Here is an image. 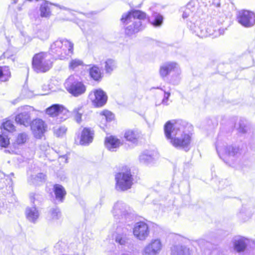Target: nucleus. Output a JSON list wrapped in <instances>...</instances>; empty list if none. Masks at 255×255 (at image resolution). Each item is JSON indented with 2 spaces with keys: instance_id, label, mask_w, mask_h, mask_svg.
Listing matches in <instances>:
<instances>
[{
  "instance_id": "obj_6",
  "label": "nucleus",
  "mask_w": 255,
  "mask_h": 255,
  "mask_svg": "<svg viewBox=\"0 0 255 255\" xmlns=\"http://www.w3.org/2000/svg\"><path fill=\"white\" fill-rule=\"evenodd\" d=\"M116 188L118 190L126 191L130 189L133 184V177L130 170L126 168L125 170L117 173L115 176Z\"/></svg>"
},
{
  "instance_id": "obj_41",
  "label": "nucleus",
  "mask_w": 255,
  "mask_h": 255,
  "mask_svg": "<svg viewBox=\"0 0 255 255\" xmlns=\"http://www.w3.org/2000/svg\"><path fill=\"white\" fill-rule=\"evenodd\" d=\"M52 219H58L61 216V213L58 208H53L50 212Z\"/></svg>"
},
{
  "instance_id": "obj_14",
  "label": "nucleus",
  "mask_w": 255,
  "mask_h": 255,
  "mask_svg": "<svg viewBox=\"0 0 255 255\" xmlns=\"http://www.w3.org/2000/svg\"><path fill=\"white\" fill-rule=\"evenodd\" d=\"M128 230L125 227L117 228L116 233L114 235L115 242L122 246H126L128 243L129 239L128 236Z\"/></svg>"
},
{
  "instance_id": "obj_37",
  "label": "nucleus",
  "mask_w": 255,
  "mask_h": 255,
  "mask_svg": "<svg viewBox=\"0 0 255 255\" xmlns=\"http://www.w3.org/2000/svg\"><path fill=\"white\" fill-rule=\"evenodd\" d=\"M9 144V139L7 136L3 132L2 135L0 134V146L2 147H6Z\"/></svg>"
},
{
  "instance_id": "obj_44",
  "label": "nucleus",
  "mask_w": 255,
  "mask_h": 255,
  "mask_svg": "<svg viewBox=\"0 0 255 255\" xmlns=\"http://www.w3.org/2000/svg\"><path fill=\"white\" fill-rule=\"evenodd\" d=\"M37 37L42 40H44L47 39L49 37L48 32L44 30H40L37 33Z\"/></svg>"
},
{
  "instance_id": "obj_12",
  "label": "nucleus",
  "mask_w": 255,
  "mask_h": 255,
  "mask_svg": "<svg viewBox=\"0 0 255 255\" xmlns=\"http://www.w3.org/2000/svg\"><path fill=\"white\" fill-rule=\"evenodd\" d=\"M238 19L239 22L245 27H251L255 24V14L249 10L239 11Z\"/></svg>"
},
{
  "instance_id": "obj_32",
  "label": "nucleus",
  "mask_w": 255,
  "mask_h": 255,
  "mask_svg": "<svg viewBox=\"0 0 255 255\" xmlns=\"http://www.w3.org/2000/svg\"><path fill=\"white\" fill-rule=\"evenodd\" d=\"M46 179V175L42 173H39L35 176L31 177V183L30 184H37L39 182H44Z\"/></svg>"
},
{
  "instance_id": "obj_24",
  "label": "nucleus",
  "mask_w": 255,
  "mask_h": 255,
  "mask_svg": "<svg viewBox=\"0 0 255 255\" xmlns=\"http://www.w3.org/2000/svg\"><path fill=\"white\" fill-rule=\"evenodd\" d=\"M53 189L56 199L60 202H62L66 194L64 188L61 185L55 184Z\"/></svg>"
},
{
  "instance_id": "obj_28",
  "label": "nucleus",
  "mask_w": 255,
  "mask_h": 255,
  "mask_svg": "<svg viewBox=\"0 0 255 255\" xmlns=\"http://www.w3.org/2000/svg\"><path fill=\"white\" fill-rule=\"evenodd\" d=\"M182 17L183 18H186L190 16L195 10L196 8L193 2L191 1L188 2L186 6L182 8Z\"/></svg>"
},
{
  "instance_id": "obj_53",
  "label": "nucleus",
  "mask_w": 255,
  "mask_h": 255,
  "mask_svg": "<svg viewBox=\"0 0 255 255\" xmlns=\"http://www.w3.org/2000/svg\"><path fill=\"white\" fill-rule=\"evenodd\" d=\"M184 148L186 150H189V148H188V147H187V148Z\"/></svg>"
},
{
  "instance_id": "obj_38",
  "label": "nucleus",
  "mask_w": 255,
  "mask_h": 255,
  "mask_svg": "<svg viewBox=\"0 0 255 255\" xmlns=\"http://www.w3.org/2000/svg\"><path fill=\"white\" fill-rule=\"evenodd\" d=\"M2 127L4 130L8 132H12L15 130V127L10 121H7L3 123Z\"/></svg>"
},
{
  "instance_id": "obj_21",
  "label": "nucleus",
  "mask_w": 255,
  "mask_h": 255,
  "mask_svg": "<svg viewBox=\"0 0 255 255\" xmlns=\"http://www.w3.org/2000/svg\"><path fill=\"white\" fill-rule=\"evenodd\" d=\"M124 137L127 140L132 143L137 144L140 137V133L137 130L128 129L126 131Z\"/></svg>"
},
{
  "instance_id": "obj_29",
  "label": "nucleus",
  "mask_w": 255,
  "mask_h": 255,
  "mask_svg": "<svg viewBox=\"0 0 255 255\" xmlns=\"http://www.w3.org/2000/svg\"><path fill=\"white\" fill-rule=\"evenodd\" d=\"M10 76V72L8 67H0V80L6 81Z\"/></svg>"
},
{
  "instance_id": "obj_27",
  "label": "nucleus",
  "mask_w": 255,
  "mask_h": 255,
  "mask_svg": "<svg viewBox=\"0 0 255 255\" xmlns=\"http://www.w3.org/2000/svg\"><path fill=\"white\" fill-rule=\"evenodd\" d=\"M89 74L91 77L95 81H99L102 78L101 71L96 65H93L89 69Z\"/></svg>"
},
{
  "instance_id": "obj_46",
  "label": "nucleus",
  "mask_w": 255,
  "mask_h": 255,
  "mask_svg": "<svg viewBox=\"0 0 255 255\" xmlns=\"http://www.w3.org/2000/svg\"><path fill=\"white\" fill-rule=\"evenodd\" d=\"M30 197L31 201L33 204H35V201H38L41 198L40 195L36 193H31Z\"/></svg>"
},
{
  "instance_id": "obj_16",
  "label": "nucleus",
  "mask_w": 255,
  "mask_h": 255,
  "mask_svg": "<svg viewBox=\"0 0 255 255\" xmlns=\"http://www.w3.org/2000/svg\"><path fill=\"white\" fill-rule=\"evenodd\" d=\"M217 151L219 152L225 153L232 160H234L235 156H238L239 153V149L238 147L233 146H229L225 147H222L219 143L216 145Z\"/></svg>"
},
{
  "instance_id": "obj_10",
  "label": "nucleus",
  "mask_w": 255,
  "mask_h": 255,
  "mask_svg": "<svg viewBox=\"0 0 255 255\" xmlns=\"http://www.w3.org/2000/svg\"><path fill=\"white\" fill-rule=\"evenodd\" d=\"M148 225L144 222H139L135 224L133 229L134 236L139 240L144 241L149 234Z\"/></svg>"
},
{
  "instance_id": "obj_26",
  "label": "nucleus",
  "mask_w": 255,
  "mask_h": 255,
  "mask_svg": "<svg viewBox=\"0 0 255 255\" xmlns=\"http://www.w3.org/2000/svg\"><path fill=\"white\" fill-rule=\"evenodd\" d=\"M84 112V108L82 105H79L73 109L72 114L78 123H80L81 122L82 116Z\"/></svg>"
},
{
  "instance_id": "obj_22",
  "label": "nucleus",
  "mask_w": 255,
  "mask_h": 255,
  "mask_svg": "<svg viewBox=\"0 0 255 255\" xmlns=\"http://www.w3.org/2000/svg\"><path fill=\"white\" fill-rule=\"evenodd\" d=\"M27 219L31 222L35 223L39 217V212L35 206L27 207L25 211Z\"/></svg>"
},
{
  "instance_id": "obj_4",
  "label": "nucleus",
  "mask_w": 255,
  "mask_h": 255,
  "mask_svg": "<svg viewBox=\"0 0 255 255\" xmlns=\"http://www.w3.org/2000/svg\"><path fill=\"white\" fill-rule=\"evenodd\" d=\"M64 86L67 91L74 97L84 94L86 86L78 75H70L65 81Z\"/></svg>"
},
{
  "instance_id": "obj_40",
  "label": "nucleus",
  "mask_w": 255,
  "mask_h": 255,
  "mask_svg": "<svg viewBox=\"0 0 255 255\" xmlns=\"http://www.w3.org/2000/svg\"><path fill=\"white\" fill-rule=\"evenodd\" d=\"M239 127L238 128L239 132L243 133H246L248 129L247 124L243 120H240L239 123Z\"/></svg>"
},
{
  "instance_id": "obj_11",
  "label": "nucleus",
  "mask_w": 255,
  "mask_h": 255,
  "mask_svg": "<svg viewBox=\"0 0 255 255\" xmlns=\"http://www.w3.org/2000/svg\"><path fill=\"white\" fill-rule=\"evenodd\" d=\"M130 213L129 207L122 201H118L113 207L112 214L116 219L126 218Z\"/></svg>"
},
{
  "instance_id": "obj_20",
  "label": "nucleus",
  "mask_w": 255,
  "mask_h": 255,
  "mask_svg": "<svg viewBox=\"0 0 255 255\" xmlns=\"http://www.w3.org/2000/svg\"><path fill=\"white\" fill-rule=\"evenodd\" d=\"M94 132L90 128H84L82 132L80 143L87 145L92 142L93 139Z\"/></svg>"
},
{
  "instance_id": "obj_2",
  "label": "nucleus",
  "mask_w": 255,
  "mask_h": 255,
  "mask_svg": "<svg viewBox=\"0 0 255 255\" xmlns=\"http://www.w3.org/2000/svg\"><path fill=\"white\" fill-rule=\"evenodd\" d=\"M146 14L140 10H135L124 13L121 19L122 22L128 25L125 28L126 34L130 36L143 28L141 20L144 19Z\"/></svg>"
},
{
  "instance_id": "obj_7",
  "label": "nucleus",
  "mask_w": 255,
  "mask_h": 255,
  "mask_svg": "<svg viewBox=\"0 0 255 255\" xmlns=\"http://www.w3.org/2000/svg\"><path fill=\"white\" fill-rule=\"evenodd\" d=\"M216 22L217 19L214 18L208 23L204 22L199 24L197 23L194 25L193 30L198 36L202 38L212 35L215 31L213 25Z\"/></svg>"
},
{
  "instance_id": "obj_30",
  "label": "nucleus",
  "mask_w": 255,
  "mask_h": 255,
  "mask_svg": "<svg viewBox=\"0 0 255 255\" xmlns=\"http://www.w3.org/2000/svg\"><path fill=\"white\" fill-rule=\"evenodd\" d=\"M116 68V62L112 59H108L105 62V69L106 73H111Z\"/></svg>"
},
{
  "instance_id": "obj_13",
  "label": "nucleus",
  "mask_w": 255,
  "mask_h": 255,
  "mask_svg": "<svg viewBox=\"0 0 255 255\" xmlns=\"http://www.w3.org/2000/svg\"><path fill=\"white\" fill-rule=\"evenodd\" d=\"M34 136L36 138H41L46 131L47 125L41 119L33 120L30 124Z\"/></svg>"
},
{
  "instance_id": "obj_9",
  "label": "nucleus",
  "mask_w": 255,
  "mask_h": 255,
  "mask_svg": "<svg viewBox=\"0 0 255 255\" xmlns=\"http://www.w3.org/2000/svg\"><path fill=\"white\" fill-rule=\"evenodd\" d=\"M162 248V244L159 239H152L146 245L141 253L143 255H157Z\"/></svg>"
},
{
  "instance_id": "obj_5",
  "label": "nucleus",
  "mask_w": 255,
  "mask_h": 255,
  "mask_svg": "<svg viewBox=\"0 0 255 255\" xmlns=\"http://www.w3.org/2000/svg\"><path fill=\"white\" fill-rule=\"evenodd\" d=\"M48 56L47 53L42 52L33 56L32 66L34 71L37 73L45 72L52 67V62L48 58Z\"/></svg>"
},
{
  "instance_id": "obj_45",
  "label": "nucleus",
  "mask_w": 255,
  "mask_h": 255,
  "mask_svg": "<svg viewBox=\"0 0 255 255\" xmlns=\"http://www.w3.org/2000/svg\"><path fill=\"white\" fill-rule=\"evenodd\" d=\"M213 28L215 29L214 34H213L215 36H218L221 34H223L225 31L224 28H218L217 25L214 26Z\"/></svg>"
},
{
  "instance_id": "obj_25",
  "label": "nucleus",
  "mask_w": 255,
  "mask_h": 255,
  "mask_svg": "<svg viewBox=\"0 0 255 255\" xmlns=\"http://www.w3.org/2000/svg\"><path fill=\"white\" fill-rule=\"evenodd\" d=\"M172 255H190L189 248L186 246L176 245L171 248Z\"/></svg>"
},
{
  "instance_id": "obj_39",
  "label": "nucleus",
  "mask_w": 255,
  "mask_h": 255,
  "mask_svg": "<svg viewBox=\"0 0 255 255\" xmlns=\"http://www.w3.org/2000/svg\"><path fill=\"white\" fill-rule=\"evenodd\" d=\"M27 139V135L25 133H21L18 135L16 142L18 144L25 143Z\"/></svg>"
},
{
  "instance_id": "obj_1",
  "label": "nucleus",
  "mask_w": 255,
  "mask_h": 255,
  "mask_svg": "<svg viewBox=\"0 0 255 255\" xmlns=\"http://www.w3.org/2000/svg\"><path fill=\"white\" fill-rule=\"evenodd\" d=\"M185 122L182 121H168L164 125L165 137L175 147L186 148L190 143L191 137L185 130Z\"/></svg>"
},
{
  "instance_id": "obj_31",
  "label": "nucleus",
  "mask_w": 255,
  "mask_h": 255,
  "mask_svg": "<svg viewBox=\"0 0 255 255\" xmlns=\"http://www.w3.org/2000/svg\"><path fill=\"white\" fill-rule=\"evenodd\" d=\"M153 160V157L151 153L148 151H145L139 156V160L142 163H148Z\"/></svg>"
},
{
  "instance_id": "obj_33",
  "label": "nucleus",
  "mask_w": 255,
  "mask_h": 255,
  "mask_svg": "<svg viewBox=\"0 0 255 255\" xmlns=\"http://www.w3.org/2000/svg\"><path fill=\"white\" fill-rule=\"evenodd\" d=\"M83 62L79 59H72L69 64V68L71 70H75L79 66H83Z\"/></svg>"
},
{
  "instance_id": "obj_51",
  "label": "nucleus",
  "mask_w": 255,
  "mask_h": 255,
  "mask_svg": "<svg viewBox=\"0 0 255 255\" xmlns=\"http://www.w3.org/2000/svg\"><path fill=\"white\" fill-rule=\"evenodd\" d=\"M13 3H16L17 2V0H12Z\"/></svg>"
},
{
  "instance_id": "obj_34",
  "label": "nucleus",
  "mask_w": 255,
  "mask_h": 255,
  "mask_svg": "<svg viewBox=\"0 0 255 255\" xmlns=\"http://www.w3.org/2000/svg\"><path fill=\"white\" fill-rule=\"evenodd\" d=\"M40 15L42 17H47L50 14V8L48 4L46 2L41 4L40 8Z\"/></svg>"
},
{
  "instance_id": "obj_3",
  "label": "nucleus",
  "mask_w": 255,
  "mask_h": 255,
  "mask_svg": "<svg viewBox=\"0 0 255 255\" xmlns=\"http://www.w3.org/2000/svg\"><path fill=\"white\" fill-rule=\"evenodd\" d=\"M73 43L66 39L59 38L50 45L49 53L56 59L64 60L73 53Z\"/></svg>"
},
{
  "instance_id": "obj_15",
  "label": "nucleus",
  "mask_w": 255,
  "mask_h": 255,
  "mask_svg": "<svg viewBox=\"0 0 255 255\" xmlns=\"http://www.w3.org/2000/svg\"><path fill=\"white\" fill-rule=\"evenodd\" d=\"M90 97L93 105L97 107H102L107 101L106 94L100 89L95 91L93 94H91Z\"/></svg>"
},
{
  "instance_id": "obj_19",
  "label": "nucleus",
  "mask_w": 255,
  "mask_h": 255,
  "mask_svg": "<svg viewBox=\"0 0 255 255\" xmlns=\"http://www.w3.org/2000/svg\"><path fill=\"white\" fill-rule=\"evenodd\" d=\"M177 64L175 62H167L163 64L160 68V75L164 78L172 71H176Z\"/></svg>"
},
{
  "instance_id": "obj_52",
  "label": "nucleus",
  "mask_w": 255,
  "mask_h": 255,
  "mask_svg": "<svg viewBox=\"0 0 255 255\" xmlns=\"http://www.w3.org/2000/svg\"><path fill=\"white\" fill-rule=\"evenodd\" d=\"M60 8L61 9H66V7H65L64 6L60 7Z\"/></svg>"
},
{
  "instance_id": "obj_48",
  "label": "nucleus",
  "mask_w": 255,
  "mask_h": 255,
  "mask_svg": "<svg viewBox=\"0 0 255 255\" xmlns=\"http://www.w3.org/2000/svg\"><path fill=\"white\" fill-rule=\"evenodd\" d=\"M213 4L215 5L217 7H219L220 5L219 0H214Z\"/></svg>"
},
{
  "instance_id": "obj_36",
  "label": "nucleus",
  "mask_w": 255,
  "mask_h": 255,
  "mask_svg": "<svg viewBox=\"0 0 255 255\" xmlns=\"http://www.w3.org/2000/svg\"><path fill=\"white\" fill-rule=\"evenodd\" d=\"M67 131V128L64 126H58L54 128V134L57 137L63 136Z\"/></svg>"
},
{
  "instance_id": "obj_42",
  "label": "nucleus",
  "mask_w": 255,
  "mask_h": 255,
  "mask_svg": "<svg viewBox=\"0 0 255 255\" xmlns=\"http://www.w3.org/2000/svg\"><path fill=\"white\" fill-rule=\"evenodd\" d=\"M101 114L102 116H104L107 121H111L114 118V115L111 112L108 111H104L102 112Z\"/></svg>"
},
{
  "instance_id": "obj_35",
  "label": "nucleus",
  "mask_w": 255,
  "mask_h": 255,
  "mask_svg": "<svg viewBox=\"0 0 255 255\" xmlns=\"http://www.w3.org/2000/svg\"><path fill=\"white\" fill-rule=\"evenodd\" d=\"M152 17L154 18L152 24L154 26H160L163 22V16L159 13L155 12L153 14Z\"/></svg>"
},
{
  "instance_id": "obj_50",
  "label": "nucleus",
  "mask_w": 255,
  "mask_h": 255,
  "mask_svg": "<svg viewBox=\"0 0 255 255\" xmlns=\"http://www.w3.org/2000/svg\"><path fill=\"white\" fill-rule=\"evenodd\" d=\"M225 182H226V180H222V181L219 182L220 184H221V183H225Z\"/></svg>"
},
{
  "instance_id": "obj_8",
  "label": "nucleus",
  "mask_w": 255,
  "mask_h": 255,
  "mask_svg": "<svg viewBox=\"0 0 255 255\" xmlns=\"http://www.w3.org/2000/svg\"><path fill=\"white\" fill-rule=\"evenodd\" d=\"M46 113L51 117H57L58 119H61L60 121H62L67 118L69 111L62 105L54 104L48 108Z\"/></svg>"
},
{
  "instance_id": "obj_18",
  "label": "nucleus",
  "mask_w": 255,
  "mask_h": 255,
  "mask_svg": "<svg viewBox=\"0 0 255 255\" xmlns=\"http://www.w3.org/2000/svg\"><path fill=\"white\" fill-rule=\"evenodd\" d=\"M15 120L17 123L25 127L29 126L31 122L29 112L23 111L16 116Z\"/></svg>"
},
{
  "instance_id": "obj_17",
  "label": "nucleus",
  "mask_w": 255,
  "mask_h": 255,
  "mask_svg": "<svg viewBox=\"0 0 255 255\" xmlns=\"http://www.w3.org/2000/svg\"><path fill=\"white\" fill-rule=\"evenodd\" d=\"M105 144L107 149L111 151H116L122 144L121 140L114 136L106 137Z\"/></svg>"
},
{
  "instance_id": "obj_23",
  "label": "nucleus",
  "mask_w": 255,
  "mask_h": 255,
  "mask_svg": "<svg viewBox=\"0 0 255 255\" xmlns=\"http://www.w3.org/2000/svg\"><path fill=\"white\" fill-rule=\"evenodd\" d=\"M234 249L237 252H242L245 250L247 246V243L243 238H237L233 242Z\"/></svg>"
},
{
  "instance_id": "obj_47",
  "label": "nucleus",
  "mask_w": 255,
  "mask_h": 255,
  "mask_svg": "<svg viewBox=\"0 0 255 255\" xmlns=\"http://www.w3.org/2000/svg\"><path fill=\"white\" fill-rule=\"evenodd\" d=\"M170 93L164 92V98L162 101L163 104L165 105H168L167 101L170 96Z\"/></svg>"
},
{
  "instance_id": "obj_43",
  "label": "nucleus",
  "mask_w": 255,
  "mask_h": 255,
  "mask_svg": "<svg viewBox=\"0 0 255 255\" xmlns=\"http://www.w3.org/2000/svg\"><path fill=\"white\" fill-rule=\"evenodd\" d=\"M198 243L199 246L201 249H205L206 248H208L211 244L210 242L206 241L204 239H200L198 241Z\"/></svg>"
},
{
  "instance_id": "obj_49",
  "label": "nucleus",
  "mask_w": 255,
  "mask_h": 255,
  "mask_svg": "<svg viewBox=\"0 0 255 255\" xmlns=\"http://www.w3.org/2000/svg\"><path fill=\"white\" fill-rule=\"evenodd\" d=\"M121 255H133L131 253H127L123 254Z\"/></svg>"
}]
</instances>
